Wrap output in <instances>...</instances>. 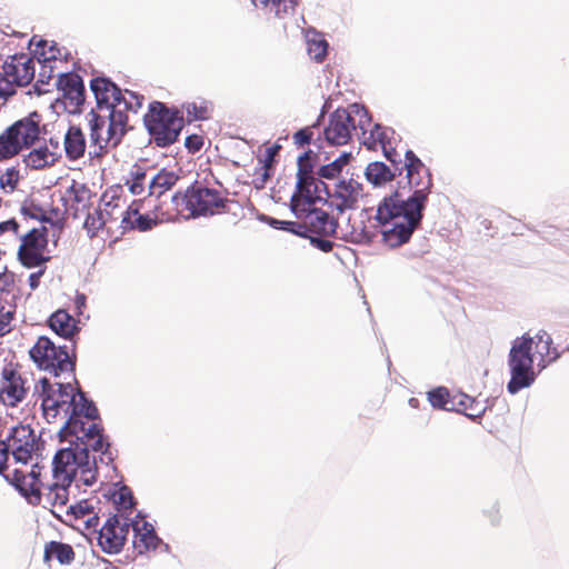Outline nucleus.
I'll return each instance as SVG.
<instances>
[{"label": "nucleus", "mask_w": 569, "mask_h": 569, "mask_svg": "<svg viewBox=\"0 0 569 569\" xmlns=\"http://www.w3.org/2000/svg\"><path fill=\"white\" fill-rule=\"evenodd\" d=\"M400 168L407 171L408 184L412 189V193L421 191L426 203L432 187L429 169L411 150L405 151V162L400 164Z\"/></svg>", "instance_id": "13"}, {"label": "nucleus", "mask_w": 569, "mask_h": 569, "mask_svg": "<svg viewBox=\"0 0 569 569\" xmlns=\"http://www.w3.org/2000/svg\"><path fill=\"white\" fill-rule=\"evenodd\" d=\"M428 399L433 408L452 410V397H449V392L446 388H437L429 391Z\"/></svg>", "instance_id": "43"}, {"label": "nucleus", "mask_w": 569, "mask_h": 569, "mask_svg": "<svg viewBox=\"0 0 569 569\" xmlns=\"http://www.w3.org/2000/svg\"><path fill=\"white\" fill-rule=\"evenodd\" d=\"M308 54L317 62H322L328 52V42L320 34L308 37Z\"/></svg>", "instance_id": "39"}, {"label": "nucleus", "mask_w": 569, "mask_h": 569, "mask_svg": "<svg viewBox=\"0 0 569 569\" xmlns=\"http://www.w3.org/2000/svg\"><path fill=\"white\" fill-rule=\"evenodd\" d=\"M425 196L421 191L410 193L405 197L401 191L385 197L378 204L375 219L376 221H391L406 224L412 222L413 228H418L423 217Z\"/></svg>", "instance_id": "3"}, {"label": "nucleus", "mask_w": 569, "mask_h": 569, "mask_svg": "<svg viewBox=\"0 0 569 569\" xmlns=\"http://www.w3.org/2000/svg\"><path fill=\"white\" fill-rule=\"evenodd\" d=\"M44 270H39L29 276V286L32 290H36L39 287L40 278L43 274Z\"/></svg>", "instance_id": "62"}, {"label": "nucleus", "mask_w": 569, "mask_h": 569, "mask_svg": "<svg viewBox=\"0 0 569 569\" xmlns=\"http://www.w3.org/2000/svg\"><path fill=\"white\" fill-rule=\"evenodd\" d=\"M310 242L318 249H320L323 252H329L332 250V242L326 239H320L317 237H310Z\"/></svg>", "instance_id": "55"}, {"label": "nucleus", "mask_w": 569, "mask_h": 569, "mask_svg": "<svg viewBox=\"0 0 569 569\" xmlns=\"http://www.w3.org/2000/svg\"><path fill=\"white\" fill-rule=\"evenodd\" d=\"M12 485L19 492L29 499V502L37 505L41 502L43 483L32 475H27L22 469H14L11 476Z\"/></svg>", "instance_id": "23"}, {"label": "nucleus", "mask_w": 569, "mask_h": 569, "mask_svg": "<svg viewBox=\"0 0 569 569\" xmlns=\"http://www.w3.org/2000/svg\"><path fill=\"white\" fill-rule=\"evenodd\" d=\"M312 139V132L309 129H300L293 136L295 143L299 147L310 143Z\"/></svg>", "instance_id": "52"}, {"label": "nucleus", "mask_w": 569, "mask_h": 569, "mask_svg": "<svg viewBox=\"0 0 569 569\" xmlns=\"http://www.w3.org/2000/svg\"><path fill=\"white\" fill-rule=\"evenodd\" d=\"M329 207L342 213L346 210L355 209L362 197V186L353 179L340 180L335 186L332 193L328 192Z\"/></svg>", "instance_id": "15"}, {"label": "nucleus", "mask_w": 569, "mask_h": 569, "mask_svg": "<svg viewBox=\"0 0 569 569\" xmlns=\"http://www.w3.org/2000/svg\"><path fill=\"white\" fill-rule=\"evenodd\" d=\"M305 224L307 233L312 232L322 236L335 234L338 227L337 221L331 218L328 212L318 208L313 211H309Z\"/></svg>", "instance_id": "25"}, {"label": "nucleus", "mask_w": 569, "mask_h": 569, "mask_svg": "<svg viewBox=\"0 0 569 569\" xmlns=\"http://www.w3.org/2000/svg\"><path fill=\"white\" fill-rule=\"evenodd\" d=\"M150 141L159 148L174 143L183 129V119L178 111L169 109L164 103L153 101L143 117Z\"/></svg>", "instance_id": "5"}, {"label": "nucleus", "mask_w": 569, "mask_h": 569, "mask_svg": "<svg viewBox=\"0 0 569 569\" xmlns=\"http://www.w3.org/2000/svg\"><path fill=\"white\" fill-rule=\"evenodd\" d=\"M63 425L59 431L61 438L67 439L68 437H74V442H80L84 439V433H88V421H83L82 417L78 415H63L61 417Z\"/></svg>", "instance_id": "31"}, {"label": "nucleus", "mask_w": 569, "mask_h": 569, "mask_svg": "<svg viewBox=\"0 0 569 569\" xmlns=\"http://www.w3.org/2000/svg\"><path fill=\"white\" fill-rule=\"evenodd\" d=\"M49 327L60 337L72 338L78 331L77 320L66 310H57L49 319Z\"/></svg>", "instance_id": "28"}, {"label": "nucleus", "mask_w": 569, "mask_h": 569, "mask_svg": "<svg viewBox=\"0 0 569 569\" xmlns=\"http://www.w3.org/2000/svg\"><path fill=\"white\" fill-rule=\"evenodd\" d=\"M401 172L402 168L400 167L396 170L393 164L392 168H390L381 161H373L367 166L365 176L373 186H382L391 181L397 173L401 174Z\"/></svg>", "instance_id": "30"}, {"label": "nucleus", "mask_w": 569, "mask_h": 569, "mask_svg": "<svg viewBox=\"0 0 569 569\" xmlns=\"http://www.w3.org/2000/svg\"><path fill=\"white\" fill-rule=\"evenodd\" d=\"M18 228H19V224H18V222L14 219H10V220L3 221V222L0 223V234H2L3 232H6L8 230H11L14 233H17L18 232Z\"/></svg>", "instance_id": "59"}, {"label": "nucleus", "mask_w": 569, "mask_h": 569, "mask_svg": "<svg viewBox=\"0 0 569 569\" xmlns=\"http://www.w3.org/2000/svg\"><path fill=\"white\" fill-rule=\"evenodd\" d=\"M34 62L27 54H0V97L12 96L14 86H27L34 78Z\"/></svg>", "instance_id": "9"}, {"label": "nucleus", "mask_w": 569, "mask_h": 569, "mask_svg": "<svg viewBox=\"0 0 569 569\" xmlns=\"http://www.w3.org/2000/svg\"><path fill=\"white\" fill-rule=\"evenodd\" d=\"M86 302H87V297L84 293H77L76 298H74V306L78 310L79 313L82 312V308L86 307Z\"/></svg>", "instance_id": "64"}, {"label": "nucleus", "mask_w": 569, "mask_h": 569, "mask_svg": "<svg viewBox=\"0 0 569 569\" xmlns=\"http://www.w3.org/2000/svg\"><path fill=\"white\" fill-rule=\"evenodd\" d=\"M53 516L70 526H73V522L77 520H83L87 528H93L99 522L92 503L87 499L69 505L64 512L53 511Z\"/></svg>", "instance_id": "20"}, {"label": "nucleus", "mask_w": 569, "mask_h": 569, "mask_svg": "<svg viewBox=\"0 0 569 569\" xmlns=\"http://www.w3.org/2000/svg\"><path fill=\"white\" fill-rule=\"evenodd\" d=\"M27 249L41 250L47 247V239L43 232L32 229L21 238V244Z\"/></svg>", "instance_id": "44"}, {"label": "nucleus", "mask_w": 569, "mask_h": 569, "mask_svg": "<svg viewBox=\"0 0 569 569\" xmlns=\"http://www.w3.org/2000/svg\"><path fill=\"white\" fill-rule=\"evenodd\" d=\"M52 557L61 565H68L74 558V551L70 545L51 541L44 548V560H49Z\"/></svg>", "instance_id": "37"}, {"label": "nucleus", "mask_w": 569, "mask_h": 569, "mask_svg": "<svg viewBox=\"0 0 569 569\" xmlns=\"http://www.w3.org/2000/svg\"><path fill=\"white\" fill-rule=\"evenodd\" d=\"M130 526H132L134 532L133 547L138 553L142 555L149 550H156L162 543L149 522L132 521Z\"/></svg>", "instance_id": "24"}, {"label": "nucleus", "mask_w": 569, "mask_h": 569, "mask_svg": "<svg viewBox=\"0 0 569 569\" xmlns=\"http://www.w3.org/2000/svg\"><path fill=\"white\" fill-rule=\"evenodd\" d=\"M30 358L41 370L54 377L64 376V379H74V361L69 353L68 346L57 347L48 337L38 338L29 351Z\"/></svg>", "instance_id": "7"}, {"label": "nucleus", "mask_w": 569, "mask_h": 569, "mask_svg": "<svg viewBox=\"0 0 569 569\" xmlns=\"http://www.w3.org/2000/svg\"><path fill=\"white\" fill-rule=\"evenodd\" d=\"M19 180V172L14 168H9L7 171L0 177V186L2 189L9 188L12 191Z\"/></svg>", "instance_id": "48"}, {"label": "nucleus", "mask_w": 569, "mask_h": 569, "mask_svg": "<svg viewBox=\"0 0 569 569\" xmlns=\"http://www.w3.org/2000/svg\"><path fill=\"white\" fill-rule=\"evenodd\" d=\"M47 46V41L40 40L38 42V47H42V51L40 56L42 58H39L38 61L42 63L41 70L39 72L38 81L34 86L36 90L39 93L46 92V90L41 89V84L48 83V80L52 77L53 67L50 66L52 61H56L58 59L59 49L56 48V46H51L48 51L44 50V47Z\"/></svg>", "instance_id": "29"}, {"label": "nucleus", "mask_w": 569, "mask_h": 569, "mask_svg": "<svg viewBox=\"0 0 569 569\" xmlns=\"http://www.w3.org/2000/svg\"><path fill=\"white\" fill-rule=\"evenodd\" d=\"M251 2L256 8L273 13L279 18L293 11L297 4V0H251Z\"/></svg>", "instance_id": "36"}, {"label": "nucleus", "mask_w": 569, "mask_h": 569, "mask_svg": "<svg viewBox=\"0 0 569 569\" xmlns=\"http://www.w3.org/2000/svg\"><path fill=\"white\" fill-rule=\"evenodd\" d=\"M12 320V313L10 311L0 316V337H3L8 333L10 328V321Z\"/></svg>", "instance_id": "56"}, {"label": "nucleus", "mask_w": 569, "mask_h": 569, "mask_svg": "<svg viewBox=\"0 0 569 569\" xmlns=\"http://www.w3.org/2000/svg\"><path fill=\"white\" fill-rule=\"evenodd\" d=\"M64 151L70 160H77L84 154L86 139L77 127H70L64 136Z\"/></svg>", "instance_id": "33"}, {"label": "nucleus", "mask_w": 569, "mask_h": 569, "mask_svg": "<svg viewBox=\"0 0 569 569\" xmlns=\"http://www.w3.org/2000/svg\"><path fill=\"white\" fill-rule=\"evenodd\" d=\"M451 405L452 410L463 412L473 420L480 418L486 411V407L482 403L466 393L452 396Z\"/></svg>", "instance_id": "32"}, {"label": "nucleus", "mask_w": 569, "mask_h": 569, "mask_svg": "<svg viewBox=\"0 0 569 569\" xmlns=\"http://www.w3.org/2000/svg\"><path fill=\"white\" fill-rule=\"evenodd\" d=\"M127 184L129 186V190L134 196H140L144 192L146 182L136 181V180H127Z\"/></svg>", "instance_id": "57"}, {"label": "nucleus", "mask_w": 569, "mask_h": 569, "mask_svg": "<svg viewBox=\"0 0 569 569\" xmlns=\"http://www.w3.org/2000/svg\"><path fill=\"white\" fill-rule=\"evenodd\" d=\"M533 339V343L536 342L538 352L543 358L545 356H549L551 353V343L552 339L548 335V332L541 330L539 331Z\"/></svg>", "instance_id": "47"}, {"label": "nucleus", "mask_w": 569, "mask_h": 569, "mask_svg": "<svg viewBox=\"0 0 569 569\" xmlns=\"http://www.w3.org/2000/svg\"><path fill=\"white\" fill-rule=\"evenodd\" d=\"M380 226L381 241L391 249L398 248L411 239L417 228L412 227V222L406 224L396 223L391 221H377Z\"/></svg>", "instance_id": "22"}, {"label": "nucleus", "mask_w": 569, "mask_h": 569, "mask_svg": "<svg viewBox=\"0 0 569 569\" xmlns=\"http://www.w3.org/2000/svg\"><path fill=\"white\" fill-rule=\"evenodd\" d=\"M186 111L190 120H203L208 118V108L203 104L198 106L196 102L188 103Z\"/></svg>", "instance_id": "49"}, {"label": "nucleus", "mask_w": 569, "mask_h": 569, "mask_svg": "<svg viewBox=\"0 0 569 569\" xmlns=\"http://www.w3.org/2000/svg\"><path fill=\"white\" fill-rule=\"evenodd\" d=\"M56 86L64 99V104L72 112L84 102V84L82 78L73 72L59 74Z\"/></svg>", "instance_id": "18"}, {"label": "nucleus", "mask_w": 569, "mask_h": 569, "mask_svg": "<svg viewBox=\"0 0 569 569\" xmlns=\"http://www.w3.org/2000/svg\"><path fill=\"white\" fill-rule=\"evenodd\" d=\"M59 144H54V150H50L49 147H39L31 150L27 156L23 157V162L28 168L42 169L47 166L53 164L59 157Z\"/></svg>", "instance_id": "27"}, {"label": "nucleus", "mask_w": 569, "mask_h": 569, "mask_svg": "<svg viewBox=\"0 0 569 569\" xmlns=\"http://www.w3.org/2000/svg\"><path fill=\"white\" fill-rule=\"evenodd\" d=\"M88 433L80 442L70 440L71 447L60 449L53 457L52 473L57 479L78 480L89 487L96 482L97 458L90 451L100 452L101 463L109 465L113 461L110 445L104 440L101 428L96 423L88 426Z\"/></svg>", "instance_id": "2"}, {"label": "nucleus", "mask_w": 569, "mask_h": 569, "mask_svg": "<svg viewBox=\"0 0 569 569\" xmlns=\"http://www.w3.org/2000/svg\"><path fill=\"white\" fill-rule=\"evenodd\" d=\"M270 169H271V166H268V163H263V166L259 169L260 178H258V179L260 180L261 186H263L267 182V180L269 179Z\"/></svg>", "instance_id": "63"}, {"label": "nucleus", "mask_w": 569, "mask_h": 569, "mask_svg": "<svg viewBox=\"0 0 569 569\" xmlns=\"http://www.w3.org/2000/svg\"><path fill=\"white\" fill-rule=\"evenodd\" d=\"M360 139L362 143L371 150H377L381 148L387 160L395 166V169H399V164H401V153L398 152L391 146V139L395 134V131L391 128L382 127L378 123L370 126H366L365 129H359Z\"/></svg>", "instance_id": "12"}, {"label": "nucleus", "mask_w": 569, "mask_h": 569, "mask_svg": "<svg viewBox=\"0 0 569 569\" xmlns=\"http://www.w3.org/2000/svg\"><path fill=\"white\" fill-rule=\"evenodd\" d=\"M112 499L119 510L131 509L134 505L132 492L127 486H122L116 490L112 493Z\"/></svg>", "instance_id": "45"}, {"label": "nucleus", "mask_w": 569, "mask_h": 569, "mask_svg": "<svg viewBox=\"0 0 569 569\" xmlns=\"http://www.w3.org/2000/svg\"><path fill=\"white\" fill-rule=\"evenodd\" d=\"M18 257L21 263L27 268L41 266L49 260L48 257L42 256L41 250L27 249L26 246L19 247Z\"/></svg>", "instance_id": "40"}, {"label": "nucleus", "mask_w": 569, "mask_h": 569, "mask_svg": "<svg viewBox=\"0 0 569 569\" xmlns=\"http://www.w3.org/2000/svg\"><path fill=\"white\" fill-rule=\"evenodd\" d=\"M26 380L12 369L2 371L0 402L6 407H17L27 396Z\"/></svg>", "instance_id": "17"}, {"label": "nucleus", "mask_w": 569, "mask_h": 569, "mask_svg": "<svg viewBox=\"0 0 569 569\" xmlns=\"http://www.w3.org/2000/svg\"><path fill=\"white\" fill-rule=\"evenodd\" d=\"M341 170L342 169L339 167V161H332V162H330L328 164L322 166L319 169L318 174L321 178L332 179L336 176H338Z\"/></svg>", "instance_id": "50"}, {"label": "nucleus", "mask_w": 569, "mask_h": 569, "mask_svg": "<svg viewBox=\"0 0 569 569\" xmlns=\"http://www.w3.org/2000/svg\"><path fill=\"white\" fill-rule=\"evenodd\" d=\"M106 224V218H103V213H101L100 209H97L93 212L88 213L84 220V228L88 231H91L93 234L100 229H102Z\"/></svg>", "instance_id": "46"}, {"label": "nucleus", "mask_w": 569, "mask_h": 569, "mask_svg": "<svg viewBox=\"0 0 569 569\" xmlns=\"http://www.w3.org/2000/svg\"><path fill=\"white\" fill-rule=\"evenodd\" d=\"M33 395L41 400L42 413L49 423L72 410L74 389L70 381L52 383L48 378H41L34 386Z\"/></svg>", "instance_id": "8"}, {"label": "nucleus", "mask_w": 569, "mask_h": 569, "mask_svg": "<svg viewBox=\"0 0 569 569\" xmlns=\"http://www.w3.org/2000/svg\"><path fill=\"white\" fill-rule=\"evenodd\" d=\"M533 339L529 335L516 338L508 356L510 380L507 390L511 395L529 388L536 380L533 370V355L531 353Z\"/></svg>", "instance_id": "6"}, {"label": "nucleus", "mask_w": 569, "mask_h": 569, "mask_svg": "<svg viewBox=\"0 0 569 569\" xmlns=\"http://www.w3.org/2000/svg\"><path fill=\"white\" fill-rule=\"evenodd\" d=\"M183 200L192 218L218 214L227 203V199L219 190L201 183L190 186L184 192Z\"/></svg>", "instance_id": "10"}, {"label": "nucleus", "mask_w": 569, "mask_h": 569, "mask_svg": "<svg viewBox=\"0 0 569 569\" xmlns=\"http://www.w3.org/2000/svg\"><path fill=\"white\" fill-rule=\"evenodd\" d=\"M263 220L269 223L274 229L283 230L286 226H290L286 220H278L271 217H263Z\"/></svg>", "instance_id": "60"}, {"label": "nucleus", "mask_w": 569, "mask_h": 569, "mask_svg": "<svg viewBox=\"0 0 569 569\" xmlns=\"http://www.w3.org/2000/svg\"><path fill=\"white\" fill-rule=\"evenodd\" d=\"M146 179H147V171L143 170L142 168L134 167L130 171V179L129 180H136V181H143V182H146Z\"/></svg>", "instance_id": "58"}, {"label": "nucleus", "mask_w": 569, "mask_h": 569, "mask_svg": "<svg viewBox=\"0 0 569 569\" xmlns=\"http://www.w3.org/2000/svg\"><path fill=\"white\" fill-rule=\"evenodd\" d=\"M97 108L89 113L90 139L89 156L99 157L103 148L111 143L118 146L128 130V111L137 113L144 97L131 90L122 91L106 77L90 81Z\"/></svg>", "instance_id": "1"}, {"label": "nucleus", "mask_w": 569, "mask_h": 569, "mask_svg": "<svg viewBox=\"0 0 569 569\" xmlns=\"http://www.w3.org/2000/svg\"><path fill=\"white\" fill-rule=\"evenodd\" d=\"M38 438L29 425H17L3 440L14 462L27 465L38 448Z\"/></svg>", "instance_id": "11"}, {"label": "nucleus", "mask_w": 569, "mask_h": 569, "mask_svg": "<svg viewBox=\"0 0 569 569\" xmlns=\"http://www.w3.org/2000/svg\"><path fill=\"white\" fill-rule=\"evenodd\" d=\"M309 153L300 156L298 159L297 188L302 197L311 198L320 193L321 188L327 189L322 181L316 180L312 176Z\"/></svg>", "instance_id": "21"}, {"label": "nucleus", "mask_w": 569, "mask_h": 569, "mask_svg": "<svg viewBox=\"0 0 569 569\" xmlns=\"http://www.w3.org/2000/svg\"><path fill=\"white\" fill-rule=\"evenodd\" d=\"M11 456L10 450L6 446L4 441H0V473L7 468L9 457Z\"/></svg>", "instance_id": "54"}, {"label": "nucleus", "mask_w": 569, "mask_h": 569, "mask_svg": "<svg viewBox=\"0 0 569 569\" xmlns=\"http://www.w3.org/2000/svg\"><path fill=\"white\" fill-rule=\"evenodd\" d=\"M315 204V197L307 198L303 197V199H299L297 197H292L291 200V210L293 214L300 219L301 221H306L307 216L309 214V211H313L316 208Z\"/></svg>", "instance_id": "42"}, {"label": "nucleus", "mask_w": 569, "mask_h": 569, "mask_svg": "<svg viewBox=\"0 0 569 569\" xmlns=\"http://www.w3.org/2000/svg\"><path fill=\"white\" fill-rule=\"evenodd\" d=\"M178 179L174 172L166 169L160 170L149 180V196L161 197L177 183Z\"/></svg>", "instance_id": "34"}, {"label": "nucleus", "mask_w": 569, "mask_h": 569, "mask_svg": "<svg viewBox=\"0 0 569 569\" xmlns=\"http://www.w3.org/2000/svg\"><path fill=\"white\" fill-rule=\"evenodd\" d=\"M120 216V227L122 228L123 232L132 229L147 231L150 230L156 224V220H153L147 214L139 213V208L134 202L131 206L127 207L126 211H121Z\"/></svg>", "instance_id": "26"}, {"label": "nucleus", "mask_w": 569, "mask_h": 569, "mask_svg": "<svg viewBox=\"0 0 569 569\" xmlns=\"http://www.w3.org/2000/svg\"><path fill=\"white\" fill-rule=\"evenodd\" d=\"M68 415H78L87 420H93L98 416V410L93 402L84 397V393L78 391L73 396L72 410H69Z\"/></svg>", "instance_id": "38"}, {"label": "nucleus", "mask_w": 569, "mask_h": 569, "mask_svg": "<svg viewBox=\"0 0 569 569\" xmlns=\"http://www.w3.org/2000/svg\"><path fill=\"white\" fill-rule=\"evenodd\" d=\"M288 223L290 226H286V228L283 230L289 231L293 234L300 236L302 238L309 237L307 234L306 224L303 221L302 222L288 221Z\"/></svg>", "instance_id": "53"}, {"label": "nucleus", "mask_w": 569, "mask_h": 569, "mask_svg": "<svg viewBox=\"0 0 569 569\" xmlns=\"http://www.w3.org/2000/svg\"><path fill=\"white\" fill-rule=\"evenodd\" d=\"M22 149L9 133L8 128L0 134V160L9 159L18 154Z\"/></svg>", "instance_id": "41"}, {"label": "nucleus", "mask_w": 569, "mask_h": 569, "mask_svg": "<svg viewBox=\"0 0 569 569\" xmlns=\"http://www.w3.org/2000/svg\"><path fill=\"white\" fill-rule=\"evenodd\" d=\"M40 122L41 116L34 111L29 116L17 120L8 127V130L21 149H28L40 139Z\"/></svg>", "instance_id": "16"}, {"label": "nucleus", "mask_w": 569, "mask_h": 569, "mask_svg": "<svg viewBox=\"0 0 569 569\" xmlns=\"http://www.w3.org/2000/svg\"><path fill=\"white\" fill-rule=\"evenodd\" d=\"M370 123L368 110L359 103L338 108L329 116L323 130L325 139L331 146H345L350 142L353 132L358 133L359 129H365Z\"/></svg>", "instance_id": "4"}, {"label": "nucleus", "mask_w": 569, "mask_h": 569, "mask_svg": "<svg viewBox=\"0 0 569 569\" xmlns=\"http://www.w3.org/2000/svg\"><path fill=\"white\" fill-rule=\"evenodd\" d=\"M184 146L190 152H198L203 146V140L200 136L191 134L186 138Z\"/></svg>", "instance_id": "51"}, {"label": "nucleus", "mask_w": 569, "mask_h": 569, "mask_svg": "<svg viewBox=\"0 0 569 569\" xmlns=\"http://www.w3.org/2000/svg\"><path fill=\"white\" fill-rule=\"evenodd\" d=\"M130 523H120L117 515L109 517L102 528L98 531V545L109 555L121 551L126 537L129 532Z\"/></svg>", "instance_id": "14"}, {"label": "nucleus", "mask_w": 569, "mask_h": 569, "mask_svg": "<svg viewBox=\"0 0 569 569\" xmlns=\"http://www.w3.org/2000/svg\"><path fill=\"white\" fill-rule=\"evenodd\" d=\"M106 222L121 221V211H126V203L120 197L110 194L109 192L103 193L101 198V206L99 207Z\"/></svg>", "instance_id": "35"}, {"label": "nucleus", "mask_w": 569, "mask_h": 569, "mask_svg": "<svg viewBox=\"0 0 569 569\" xmlns=\"http://www.w3.org/2000/svg\"><path fill=\"white\" fill-rule=\"evenodd\" d=\"M279 149H280L279 146H273V147L268 148L266 151L263 163H268V166L272 167L274 156L278 153Z\"/></svg>", "instance_id": "61"}, {"label": "nucleus", "mask_w": 569, "mask_h": 569, "mask_svg": "<svg viewBox=\"0 0 569 569\" xmlns=\"http://www.w3.org/2000/svg\"><path fill=\"white\" fill-rule=\"evenodd\" d=\"M53 479L54 482L43 486L41 491V501H44V503L51 506L53 508L52 512H64L68 508L67 503L69 501V492L72 482L76 481L77 487H79V483L82 482L78 480H71L70 482L68 480L63 481L62 479H57L54 476Z\"/></svg>", "instance_id": "19"}]
</instances>
